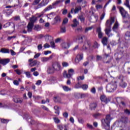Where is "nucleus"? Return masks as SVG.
Listing matches in <instances>:
<instances>
[{
    "mask_svg": "<svg viewBox=\"0 0 130 130\" xmlns=\"http://www.w3.org/2000/svg\"><path fill=\"white\" fill-rule=\"evenodd\" d=\"M61 45V47L64 49H67V48L70 47V44L69 43H62Z\"/></svg>",
    "mask_w": 130,
    "mask_h": 130,
    "instance_id": "b1692460",
    "label": "nucleus"
},
{
    "mask_svg": "<svg viewBox=\"0 0 130 130\" xmlns=\"http://www.w3.org/2000/svg\"><path fill=\"white\" fill-rule=\"evenodd\" d=\"M63 89L64 91H71V88H69V87L66 86H63Z\"/></svg>",
    "mask_w": 130,
    "mask_h": 130,
    "instance_id": "37998d69",
    "label": "nucleus"
},
{
    "mask_svg": "<svg viewBox=\"0 0 130 130\" xmlns=\"http://www.w3.org/2000/svg\"><path fill=\"white\" fill-rule=\"evenodd\" d=\"M85 37V36H79L78 37V42L79 43H83V38Z\"/></svg>",
    "mask_w": 130,
    "mask_h": 130,
    "instance_id": "f704fd0d",
    "label": "nucleus"
},
{
    "mask_svg": "<svg viewBox=\"0 0 130 130\" xmlns=\"http://www.w3.org/2000/svg\"><path fill=\"white\" fill-rule=\"evenodd\" d=\"M114 56L116 60H119V59L121 58V57H119V54H118V53H116L114 54Z\"/></svg>",
    "mask_w": 130,
    "mask_h": 130,
    "instance_id": "72a5a7b5",
    "label": "nucleus"
},
{
    "mask_svg": "<svg viewBox=\"0 0 130 130\" xmlns=\"http://www.w3.org/2000/svg\"><path fill=\"white\" fill-rule=\"evenodd\" d=\"M40 29V26H39V25H35L34 29L36 31H39V30Z\"/></svg>",
    "mask_w": 130,
    "mask_h": 130,
    "instance_id": "8fccbe9b",
    "label": "nucleus"
},
{
    "mask_svg": "<svg viewBox=\"0 0 130 130\" xmlns=\"http://www.w3.org/2000/svg\"><path fill=\"white\" fill-rule=\"evenodd\" d=\"M111 27H106L105 31L106 34L108 36V37H110V36H112V34H110L111 32Z\"/></svg>",
    "mask_w": 130,
    "mask_h": 130,
    "instance_id": "f3484780",
    "label": "nucleus"
},
{
    "mask_svg": "<svg viewBox=\"0 0 130 130\" xmlns=\"http://www.w3.org/2000/svg\"><path fill=\"white\" fill-rule=\"evenodd\" d=\"M90 107L91 109H95L97 107V104L96 103H92L90 105Z\"/></svg>",
    "mask_w": 130,
    "mask_h": 130,
    "instance_id": "ea45409f",
    "label": "nucleus"
},
{
    "mask_svg": "<svg viewBox=\"0 0 130 130\" xmlns=\"http://www.w3.org/2000/svg\"><path fill=\"white\" fill-rule=\"evenodd\" d=\"M124 112V113H125V114H127V115H130V111L128 109L125 110Z\"/></svg>",
    "mask_w": 130,
    "mask_h": 130,
    "instance_id": "6e6d98bb",
    "label": "nucleus"
},
{
    "mask_svg": "<svg viewBox=\"0 0 130 130\" xmlns=\"http://www.w3.org/2000/svg\"><path fill=\"white\" fill-rule=\"evenodd\" d=\"M66 31H67V30L66 29V27L64 26L61 27V29H60L61 33H66Z\"/></svg>",
    "mask_w": 130,
    "mask_h": 130,
    "instance_id": "58836bf2",
    "label": "nucleus"
},
{
    "mask_svg": "<svg viewBox=\"0 0 130 130\" xmlns=\"http://www.w3.org/2000/svg\"><path fill=\"white\" fill-rule=\"evenodd\" d=\"M55 15V14L54 12H51L50 14H48L47 15V17L48 19H50V20H51L52 19V17Z\"/></svg>",
    "mask_w": 130,
    "mask_h": 130,
    "instance_id": "c756f323",
    "label": "nucleus"
},
{
    "mask_svg": "<svg viewBox=\"0 0 130 130\" xmlns=\"http://www.w3.org/2000/svg\"><path fill=\"white\" fill-rule=\"evenodd\" d=\"M82 88L83 89V90H86V89H88V85L86 84H84L82 86Z\"/></svg>",
    "mask_w": 130,
    "mask_h": 130,
    "instance_id": "4d7b16f0",
    "label": "nucleus"
},
{
    "mask_svg": "<svg viewBox=\"0 0 130 130\" xmlns=\"http://www.w3.org/2000/svg\"><path fill=\"white\" fill-rule=\"evenodd\" d=\"M78 19H80V21L81 22H82L83 23H84V22H85V17H84V16H83V15H80L79 16Z\"/></svg>",
    "mask_w": 130,
    "mask_h": 130,
    "instance_id": "e433bc0d",
    "label": "nucleus"
},
{
    "mask_svg": "<svg viewBox=\"0 0 130 130\" xmlns=\"http://www.w3.org/2000/svg\"><path fill=\"white\" fill-rule=\"evenodd\" d=\"M29 23L30 24H32L34 25V23H35L36 22V21H37V17L32 16L31 17H30L29 18Z\"/></svg>",
    "mask_w": 130,
    "mask_h": 130,
    "instance_id": "6ab92c4d",
    "label": "nucleus"
},
{
    "mask_svg": "<svg viewBox=\"0 0 130 130\" xmlns=\"http://www.w3.org/2000/svg\"><path fill=\"white\" fill-rule=\"evenodd\" d=\"M52 57H53V55H51L49 57H43L42 58V61L43 62H46V61H49L50 59H52Z\"/></svg>",
    "mask_w": 130,
    "mask_h": 130,
    "instance_id": "a211bd4d",
    "label": "nucleus"
},
{
    "mask_svg": "<svg viewBox=\"0 0 130 130\" xmlns=\"http://www.w3.org/2000/svg\"><path fill=\"white\" fill-rule=\"evenodd\" d=\"M11 24H12L13 28H15V24L14 23L8 22L5 24L4 26V28H7V27H10L11 26Z\"/></svg>",
    "mask_w": 130,
    "mask_h": 130,
    "instance_id": "2f4dec72",
    "label": "nucleus"
},
{
    "mask_svg": "<svg viewBox=\"0 0 130 130\" xmlns=\"http://www.w3.org/2000/svg\"><path fill=\"white\" fill-rule=\"evenodd\" d=\"M41 0H35L33 5H38Z\"/></svg>",
    "mask_w": 130,
    "mask_h": 130,
    "instance_id": "13d9d810",
    "label": "nucleus"
},
{
    "mask_svg": "<svg viewBox=\"0 0 130 130\" xmlns=\"http://www.w3.org/2000/svg\"><path fill=\"white\" fill-rule=\"evenodd\" d=\"M62 115H63V116L65 117V118H68V117H69V114L67 112H65L64 113H63Z\"/></svg>",
    "mask_w": 130,
    "mask_h": 130,
    "instance_id": "864d4df0",
    "label": "nucleus"
},
{
    "mask_svg": "<svg viewBox=\"0 0 130 130\" xmlns=\"http://www.w3.org/2000/svg\"><path fill=\"white\" fill-rule=\"evenodd\" d=\"M61 3H62V1H61V0H58V1H56L55 2H54V3H53L52 5H49V6H51V7H52V9H54V7H55V6H57V5H59V4H61Z\"/></svg>",
    "mask_w": 130,
    "mask_h": 130,
    "instance_id": "4be33fe9",
    "label": "nucleus"
},
{
    "mask_svg": "<svg viewBox=\"0 0 130 130\" xmlns=\"http://www.w3.org/2000/svg\"><path fill=\"white\" fill-rule=\"evenodd\" d=\"M78 120L79 123H82V124L84 123V120L83 119L79 118Z\"/></svg>",
    "mask_w": 130,
    "mask_h": 130,
    "instance_id": "69168bd1",
    "label": "nucleus"
},
{
    "mask_svg": "<svg viewBox=\"0 0 130 130\" xmlns=\"http://www.w3.org/2000/svg\"><path fill=\"white\" fill-rule=\"evenodd\" d=\"M84 79H85V77H84V76H79L77 78L78 81H80V80H84Z\"/></svg>",
    "mask_w": 130,
    "mask_h": 130,
    "instance_id": "0e129e2a",
    "label": "nucleus"
},
{
    "mask_svg": "<svg viewBox=\"0 0 130 130\" xmlns=\"http://www.w3.org/2000/svg\"><path fill=\"white\" fill-rule=\"evenodd\" d=\"M124 127V123L120 122H116L114 123V125L112 126V129H120L123 130Z\"/></svg>",
    "mask_w": 130,
    "mask_h": 130,
    "instance_id": "7ed1b4c3",
    "label": "nucleus"
},
{
    "mask_svg": "<svg viewBox=\"0 0 130 130\" xmlns=\"http://www.w3.org/2000/svg\"><path fill=\"white\" fill-rule=\"evenodd\" d=\"M79 22L77 20V19H74L73 20V24L71 25L72 27H77L78 25H79Z\"/></svg>",
    "mask_w": 130,
    "mask_h": 130,
    "instance_id": "a878e982",
    "label": "nucleus"
},
{
    "mask_svg": "<svg viewBox=\"0 0 130 130\" xmlns=\"http://www.w3.org/2000/svg\"><path fill=\"white\" fill-rule=\"evenodd\" d=\"M102 114L99 113H95L94 114H93V117H94V118H98V117H100V116H101Z\"/></svg>",
    "mask_w": 130,
    "mask_h": 130,
    "instance_id": "4c0bfd02",
    "label": "nucleus"
},
{
    "mask_svg": "<svg viewBox=\"0 0 130 130\" xmlns=\"http://www.w3.org/2000/svg\"><path fill=\"white\" fill-rule=\"evenodd\" d=\"M75 74V71L73 69H71L68 70V74L67 73V71H64L63 73V77L70 79Z\"/></svg>",
    "mask_w": 130,
    "mask_h": 130,
    "instance_id": "39448f33",
    "label": "nucleus"
},
{
    "mask_svg": "<svg viewBox=\"0 0 130 130\" xmlns=\"http://www.w3.org/2000/svg\"><path fill=\"white\" fill-rule=\"evenodd\" d=\"M114 23V18L111 17L110 19L107 20L106 22V28H111L112 24Z\"/></svg>",
    "mask_w": 130,
    "mask_h": 130,
    "instance_id": "1a4fd4ad",
    "label": "nucleus"
},
{
    "mask_svg": "<svg viewBox=\"0 0 130 130\" xmlns=\"http://www.w3.org/2000/svg\"><path fill=\"white\" fill-rule=\"evenodd\" d=\"M102 42L104 45H107V38L104 37L103 38Z\"/></svg>",
    "mask_w": 130,
    "mask_h": 130,
    "instance_id": "473e14b6",
    "label": "nucleus"
},
{
    "mask_svg": "<svg viewBox=\"0 0 130 130\" xmlns=\"http://www.w3.org/2000/svg\"><path fill=\"white\" fill-rule=\"evenodd\" d=\"M80 11H82V7L81 6H77L75 8H72L71 10V14H78Z\"/></svg>",
    "mask_w": 130,
    "mask_h": 130,
    "instance_id": "9d476101",
    "label": "nucleus"
},
{
    "mask_svg": "<svg viewBox=\"0 0 130 130\" xmlns=\"http://www.w3.org/2000/svg\"><path fill=\"white\" fill-rule=\"evenodd\" d=\"M119 12L122 16L123 23L125 28H128L130 29V16L127 13V11H125L123 7H120L119 8Z\"/></svg>",
    "mask_w": 130,
    "mask_h": 130,
    "instance_id": "f257e3e1",
    "label": "nucleus"
},
{
    "mask_svg": "<svg viewBox=\"0 0 130 130\" xmlns=\"http://www.w3.org/2000/svg\"><path fill=\"white\" fill-rule=\"evenodd\" d=\"M38 49L39 51H40V50H41V49H42V44H39L38 46Z\"/></svg>",
    "mask_w": 130,
    "mask_h": 130,
    "instance_id": "052dcab7",
    "label": "nucleus"
},
{
    "mask_svg": "<svg viewBox=\"0 0 130 130\" xmlns=\"http://www.w3.org/2000/svg\"><path fill=\"white\" fill-rule=\"evenodd\" d=\"M55 71L53 69V67L52 66V67H49L47 70V73L48 74H53Z\"/></svg>",
    "mask_w": 130,
    "mask_h": 130,
    "instance_id": "bb28decb",
    "label": "nucleus"
},
{
    "mask_svg": "<svg viewBox=\"0 0 130 130\" xmlns=\"http://www.w3.org/2000/svg\"><path fill=\"white\" fill-rule=\"evenodd\" d=\"M117 88L116 83H110L107 85V91L109 92H113Z\"/></svg>",
    "mask_w": 130,
    "mask_h": 130,
    "instance_id": "20e7f679",
    "label": "nucleus"
},
{
    "mask_svg": "<svg viewBox=\"0 0 130 130\" xmlns=\"http://www.w3.org/2000/svg\"><path fill=\"white\" fill-rule=\"evenodd\" d=\"M25 75L27 77V78H31V73H30V72H25Z\"/></svg>",
    "mask_w": 130,
    "mask_h": 130,
    "instance_id": "3c124183",
    "label": "nucleus"
},
{
    "mask_svg": "<svg viewBox=\"0 0 130 130\" xmlns=\"http://www.w3.org/2000/svg\"><path fill=\"white\" fill-rule=\"evenodd\" d=\"M92 29H93L92 27H87L85 29V33H87V32H88L89 30H92Z\"/></svg>",
    "mask_w": 130,
    "mask_h": 130,
    "instance_id": "5fc2aeb1",
    "label": "nucleus"
},
{
    "mask_svg": "<svg viewBox=\"0 0 130 130\" xmlns=\"http://www.w3.org/2000/svg\"><path fill=\"white\" fill-rule=\"evenodd\" d=\"M54 102L61 103V99L59 96H55L54 98Z\"/></svg>",
    "mask_w": 130,
    "mask_h": 130,
    "instance_id": "cd10ccee",
    "label": "nucleus"
},
{
    "mask_svg": "<svg viewBox=\"0 0 130 130\" xmlns=\"http://www.w3.org/2000/svg\"><path fill=\"white\" fill-rule=\"evenodd\" d=\"M91 47V42L89 40H86V44L85 43L83 46V49L87 50L88 48L90 49Z\"/></svg>",
    "mask_w": 130,
    "mask_h": 130,
    "instance_id": "f8f14e48",
    "label": "nucleus"
},
{
    "mask_svg": "<svg viewBox=\"0 0 130 130\" xmlns=\"http://www.w3.org/2000/svg\"><path fill=\"white\" fill-rule=\"evenodd\" d=\"M13 101L15 103H19L21 104V103H22V102H23V100L20 99L16 96H14L13 98Z\"/></svg>",
    "mask_w": 130,
    "mask_h": 130,
    "instance_id": "412c9836",
    "label": "nucleus"
},
{
    "mask_svg": "<svg viewBox=\"0 0 130 130\" xmlns=\"http://www.w3.org/2000/svg\"><path fill=\"white\" fill-rule=\"evenodd\" d=\"M52 67H53L55 72H59V71H61V66H60V63L58 62H54L52 64Z\"/></svg>",
    "mask_w": 130,
    "mask_h": 130,
    "instance_id": "0eeeda50",
    "label": "nucleus"
},
{
    "mask_svg": "<svg viewBox=\"0 0 130 130\" xmlns=\"http://www.w3.org/2000/svg\"><path fill=\"white\" fill-rule=\"evenodd\" d=\"M96 32L98 34V37L100 39H101L103 37V33L101 31V27H98L96 29Z\"/></svg>",
    "mask_w": 130,
    "mask_h": 130,
    "instance_id": "2eb2a0df",
    "label": "nucleus"
},
{
    "mask_svg": "<svg viewBox=\"0 0 130 130\" xmlns=\"http://www.w3.org/2000/svg\"><path fill=\"white\" fill-rule=\"evenodd\" d=\"M96 10H100L103 8V6L101 5H97L95 6Z\"/></svg>",
    "mask_w": 130,
    "mask_h": 130,
    "instance_id": "09e8293b",
    "label": "nucleus"
},
{
    "mask_svg": "<svg viewBox=\"0 0 130 130\" xmlns=\"http://www.w3.org/2000/svg\"><path fill=\"white\" fill-rule=\"evenodd\" d=\"M69 22V19L67 18H65L63 20V22L62 23V25H65V24H67Z\"/></svg>",
    "mask_w": 130,
    "mask_h": 130,
    "instance_id": "c03bdc74",
    "label": "nucleus"
},
{
    "mask_svg": "<svg viewBox=\"0 0 130 130\" xmlns=\"http://www.w3.org/2000/svg\"><path fill=\"white\" fill-rule=\"evenodd\" d=\"M125 40H130V32L127 31L125 34Z\"/></svg>",
    "mask_w": 130,
    "mask_h": 130,
    "instance_id": "c85d7f7f",
    "label": "nucleus"
},
{
    "mask_svg": "<svg viewBox=\"0 0 130 130\" xmlns=\"http://www.w3.org/2000/svg\"><path fill=\"white\" fill-rule=\"evenodd\" d=\"M50 45H51V47H52V48H55V43H54V41H51L50 42Z\"/></svg>",
    "mask_w": 130,
    "mask_h": 130,
    "instance_id": "a18cd8bd",
    "label": "nucleus"
},
{
    "mask_svg": "<svg viewBox=\"0 0 130 130\" xmlns=\"http://www.w3.org/2000/svg\"><path fill=\"white\" fill-rule=\"evenodd\" d=\"M105 17V12H103L101 16V20H103Z\"/></svg>",
    "mask_w": 130,
    "mask_h": 130,
    "instance_id": "774afa93",
    "label": "nucleus"
},
{
    "mask_svg": "<svg viewBox=\"0 0 130 130\" xmlns=\"http://www.w3.org/2000/svg\"><path fill=\"white\" fill-rule=\"evenodd\" d=\"M76 58L80 60H82V59H83V54H79L77 55Z\"/></svg>",
    "mask_w": 130,
    "mask_h": 130,
    "instance_id": "a19ab883",
    "label": "nucleus"
},
{
    "mask_svg": "<svg viewBox=\"0 0 130 130\" xmlns=\"http://www.w3.org/2000/svg\"><path fill=\"white\" fill-rule=\"evenodd\" d=\"M53 7L51 6H49L47 8H46L41 13H38L36 14V16H37V18H41V17H43V15H44V13L45 12H47V11H50L51 9H52Z\"/></svg>",
    "mask_w": 130,
    "mask_h": 130,
    "instance_id": "6e6552de",
    "label": "nucleus"
},
{
    "mask_svg": "<svg viewBox=\"0 0 130 130\" xmlns=\"http://www.w3.org/2000/svg\"><path fill=\"white\" fill-rule=\"evenodd\" d=\"M87 126L88 128H90V129H93V125H92L89 123H87Z\"/></svg>",
    "mask_w": 130,
    "mask_h": 130,
    "instance_id": "680f3d73",
    "label": "nucleus"
},
{
    "mask_svg": "<svg viewBox=\"0 0 130 130\" xmlns=\"http://www.w3.org/2000/svg\"><path fill=\"white\" fill-rule=\"evenodd\" d=\"M100 99L102 102H104V103H105L106 104H107L108 102H110V100L106 98V96L104 95H102L100 97Z\"/></svg>",
    "mask_w": 130,
    "mask_h": 130,
    "instance_id": "ddd939ff",
    "label": "nucleus"
},
{
    "mask_svg": "<svg viewBox=\"0 0 130 130\" xmlns=\"http://www.w3.org/2000/svg\"><path fill=\"white\" fill-rule=\"evenodd\" d=\"M9 120L6 119H1V122L2 123H8L9 122Z\"/></svg>",
    "mask_w": 130,
    "mask_h": 130,
    "instance_id": "49530a36",
    "label": "nucleus"
},
{
    "mask_svg": "<svg viewBox=\"0 0 130 130\" xmlns=\"http://www.w3.org/2000/svg\"><path fill=\"white\" fill-rule=\"evenodd\" d=\"M99 46V45H98V43H97L96 42H94V44L93 45V48H95V49L98 48Z\"/></svg>",
    "mask_w": 130,
    "mask_h": 130,
    "instance_id": "603ef678",
    "label": "nucleus"
},
{
    "mask_svg": "<svg viewBox=\"0 0 130 130\" xmlns=\"http://www.w3.org/2000/svg\"><path fill=\"white\" fill-rule=\"evenodd\" d=\"M9 62H10V59L9 58L0 59V63L3 66H6V64L9 63Z\"/></svg>",
    "mask_w": 130,
    "mask_h": 130,
    "instance_id": "dca6fc26",
    "label": "nucleus"
},
{
    "mask_svg": "<svg viewBox=\"0 0 130 130\" xmlns=\"http://www.w3.org/2000/svg\"><path fill=\"white\" fill-rule=\"evenodd\" d=\"M123 79H124V77L122 75H120L118 77V79L120 81L119 85L121 88H125L127 86V83L123 81Z\"/></svg>",
    "mask_w": 130,
    "mask_h": 130,
    "instance_id": "423d86ee",
    "label": "nucleus"
},
{
    "mask_svg": "<svg viewBox=\"0 0 130 130\" xmlns=\"http://www.w3.org/2000/svg\"><path fill=\"white\" fill-rule=\"evenodd\" d=\"M45 38L46 41H48V40H49V39L51 38V37L49 36H45Z\"/></svg>",
    "mask_w": 130,
    "mask_h": 130,
    "instance_id": "bf43d9fd",
    "label": "nucleus"
},
{
    "mask_svg": "<svg viewBox=\"0 0 130 130\" xmlns=\"http://www.w3.org/2000/svg\"><path fill=\"white\" fill-rule=\"evenodd\" d=\"M124 5L126 6L127 8H128V9H129L130 10L129 1H128V0H126L125 3L124 4Z\"/></svg>",
    "mask_w": 130,
    "mask_h": 130,
    "instance_id": "c9c22d12",
    "label": "nucleus"
},
{
    "mask_svg": "<svg viewBox=\"0 0 130 130\" xmlns=\"http://www.w3.org/2000/svg\"><path fill=\"white\" fill-rule=\"evenodd\" d=\"M13 83L16 86H19V81L18 80H14Z\"/></svg>",
    "mask_w": 130,
    "mask_h": 130,
    "instance_id": "e2e57ef3",
    "label": "nucleus"
},
{
    "mask_svg": "<svg viewBox=\"0 0 130 130\" xmlns=\"http://www.w3.org/2000/svg\"><path fill=\"white\" fill-rule=\"evenodd\" d=\"M34 26V24L32 23H28L27 25V31L28 32H31L32 31V29H33V27Z\"/></svg>",
    "mask_w": 130,
    "mask_h": 130,
    "instance_id": "5701e85b",
    "label": "nucleus"
},
{
    "mask_svg": "<svg viewBox=\"0 0 130 130\" xmlns=\"http://www.w3.org/2000/svg\"><path fill=\"white\" fill-rule=\"evenodd\" d=\"M13 7V6H8L6 7V9H9L5 10V12L7 15H10L12 13H13V12H14V10L11 9V8Z\"/></svg>",
    "mask_w": 130,
    "mask_h": 130,
    "instance_id": "9b49d317",
    "label": "nucleus"
},
{
    "mask_svg": "<svg viewBox=\"0 0 130 130\" xmlns=\"http://www.w3.org/2000/svg\"><path fill=\"white\" fill-rule=\"evenodd\" d=\"M112 118L110 116V114L107 115L105 119H102V126L105 128V129H110V121Z\"/></svg>",
    "mask_w": 130,
    "mask_h": 130,
    "instance_id": "f03ea898",
    "label": "nucleus"
},
{
    "mask_svg": "<svg viewBox=\"0 0 130 130\" xmlns=\"http://www.w3.org/2000/svg\"><path fill=\"white\" fill-rule=\"evenodd\" d=\"M53 119L54 122H55L56 123H59V122H60V120L58 119V118L54 117Z\"/></svg>",
    "mask_w": 130,
    "mask_h": 130,
    "instance_id": "79ce46f5",
    "label": "nucleus"
},
{
    "mask_svg": "<svg viewBox=\"0 0 130 130\" xmlns=\"http://www.w3.org/2000/svg\"><path fill=\"white\" fill-rule=\"evenodd\" d=\"M10 3H14V7L16 8V9H20L21 7L20 5H19V0H9Z\"/></svg>",
    "mask_w": 130,
    "mask_h": 130,
    "instance_id": "4468645a",
    "label": "nucleus"
},
{
    "mask_svg": "<svg viewBox=\"0 0 130 130\" xmlns=\"http://www.w3.org/2000/svg\"><path fill=\"white\" fill-rule=\"evenodd\" d=\"M61 21V18H60V16L57 15L54 19V24H56L57 23H60Z\"/></svg>",
    "mask_w": 130,
    "mask_h": 130,
    "instance_id": "aec40b11",
    "label": "nucleus"
},
{
    "mask_svg": "<svg viewBox=\"0 0 130 130\" xmlns=\"http://www.w3.org/2000/svg\"><path fill=\"white\" fill-rule=\"evenodd\" d=\"M0 52L2 53H9L10 52V50L6 48L1 49Z\"/></svg>",
    "mask_w": 130,
    "mask_h": 130,
    "instance_id": "7c9ffc66",
    "label": "nucleus"
},
{
    "mask_svg": "<svg viewBox=\"0 0 130 130\" xmlns=\"http://www.w3.org/2000/svg\"><path fill=\"white\" fill-rule=\"evenodd\" d=\"M41 83H42V81L41 80H38L36 83V85H38V86H39V85L41 84Z\"/></svg>",
    "mask_w": 130,
    "mask_h": 130,
    "instance_id": "338daca9",
    "label": "nucleus"
},
{
    "mask_svg": "<svg viewBox=\"0 0 130 130\" xmlns=\"http://www.w3.org/2000/svg\"><path fill=\"white\" fill-rule=\"evenodd\" d=\"M40 62L37 61V60H34L32 62L29 63V65L30 66V67H35V66H36V64H40Z\"/></svg>",
    "mask_w": 130,
    "mask_h": 130,
    "instance_id": "393cba45",
    "label": "nucleus"
},
{
    "mask_svg": "<svg viewBox=\"0 0 130 130\" xmlns=\"http://www.w3.org/2000/svg\"><path fill=\"white\" fill-rule=\"evenodd\" d=\"M62 66L63 68H66V67H69V63L67 62H62Z\"/></svg>",
    "mask_w": 130,
    "mask_h": 130,
    "instance_id": "de8ad7c7",
    "label": "nucleus"
}]
</instances>
